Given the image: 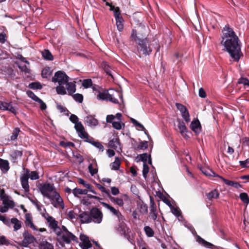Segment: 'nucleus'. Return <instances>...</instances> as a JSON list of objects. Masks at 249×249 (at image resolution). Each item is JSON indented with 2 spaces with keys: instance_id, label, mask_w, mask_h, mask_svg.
<instances>
[{
  "instance_id": "nucleus-62",
  "label": "nucleus",
  "mask_w": 249,
  "mask_h": 249,
  "mask_svg": "<svg viewBox=\"0 0 249 249\" xmlns=\"http://www.w3.org/2000/svg\"><path fill=\"white\" fill-rule=\"evenodd\" d=\"M6 35L4 33H0V43H4L6 41Z\"/></svg>"
},
{
  "instance_id": "nucleus-61",
  "label": "nucleus",
  "mask_w": 249,
  "mask_h": 249,
  "mask_svg": "<svg viewBox=\"0 0 249 249\" xmlns=\"http://www.w3.org/2000/svg\"><path fill=\"white\" fill-rule=\"evenodd\" d=\"M241 143L244 146L249 145V138L247 137H244L240 140Z\"/></svg>"
},
{
  "instance_id": "nucleus-36",
  "label": "nucleus",
  "mask_w": 249,
  "mask_h": 249,
  "mask_svg": "<svg viewBox=\"0 0 249 249\" xmlns=\"http://www.w3.org/2000/svg\"><path fill=\"white\" fill-rule=\"evenodd\" d=\"M51 75V71L49 67H46L42 71L41 75L43 78H47Z\"/></svg>"
},
{
  "instance_id": "nucleus-32",
  "label": "nucleus",
  "mask_w": 249,
  "mask_h": 249,
  "mask_svg": "<svg viewBox=\"0 0 249 249\" xmlns=\"http://www.w3.org/2000/svg\"><path fill=\"white\" fill-rule=\"evenodd\" d=\"M120 160L118 157H116L115 161L113 162L110 166L112 170H117L119 169L120 166Z\"/></svg>"
},
{
  "instance_id": "nucleus-64",
  "label": "nucleus",
  "mask_w": 249,
  "mask_h": 249,
  "mask_svg": "<svg viewBox=\"0 0 249 249\" xmlns=\"http://www.w3.org/2000/svg\"><path fill=\"white\" fill-rule=\"evenodd\" d=\"M172 213L175 215L178 216L180 214V211L178 208L173 207L172 209Z\"/></svg>"
},
{
  "instance_id": "nucleus-60",
  "label": "nucleus",
  "mask_w": 249,
  "mask_h": 249,
  "mask_svg": "<svg viewBox=\"0 0 249 249\" xmlns=\"http://www.w3.org/2000/svg\"><path fill=\"white\" fill-rule=\"evenodd\" d=\"M57 108L58 110L60 111V112L64 113V114H67L68 112V110L65 107H63L61 105H57Z\"/></svg>"
},
{
  "instance_id": "nucleus-20",
  "label": "nucleus",
  "mask_w": 249,
  "mask_h": 249,
  "mask_svg": "<svg viewBox=\"0 0 249 249\" xmlns=\"http://www.w3.org/2000/svg\"><path fill=\"white\" fill-rule=\"evenodd\" d=\"M108 145L110 147L114 148L118 152L122 151L119 139L117 137L113 138L111 140H110L108 142Z\"/></svg>"
},
{
  "instance_id": "nucleus-59",
  "label": "nucleus",
  "mask_w": 249,
  "mask_h": 249,
  "mask_svg": "<svg viewBox=\"0 0 249 249\" xmlns=\"http://www.w3.org/2000/svg\"><path fill=\"white\" fill-rule=\"evenodd\" d=\"M88 169L91 176H93L97 172V170L93 167V166L91 164H90L89 165Z\"/></svg>"
},
{
  "instance_id": "nucleus-35",
  "label": "nucleus",
  "mask_w": 249,
  "mask_h": 249,
  "mask_svg": "<svg viewBox=\"0 0 249 249\" xmlns=\"http://www.w3.org/2000/svg\"><path fill=\"white\" fill-rule=\"evenodd\" d=\"M110 10L111 11H113L114 16L115 18V19L122 17L121 16L120 11L118 7H114L113 6H111Z\"/></svg>"
},
{
  "instance_id": "nucleus-11",
  "label": "nucleus",
  "mask_w": 249,
  "mask_h": 249,
  "mask_svg": "<svg viewBox=\"0 0 249 249\" xmlns=\"http://www.w3.org/2000/svg\"><path fill=\"white\" fill-rule=\"evenodd\" d=\"M37 208L40 214L46 220L47 223L48 224L49 227L51 226L53 223H54L56 220L50 216L49 214L47 213L46 209L42 205H37Z\"/></svg>"
},
{
  "instance_id": "nucleus-44",
  "label": "nucleus",
  "mask_w": 249,
  "mask_h": 249,
  "mask_svg": "<svg viewBox=\"0 0 249 249\" xmlns=\"http://www.w3.org/2000/svg\"><path fill=\"white\" fill-rule=\"evenodd\" d=\"M149 172V167L146 164V163H143V169H142V175L145 179L147 177V174Z\"/></svg>"
},
{
  "instance_id": "nucleus-42",
  "label": "nucleus",
  "mask_w": 249,
  "mask_h": 249,
  "mask_svg": "<svg viewBox=\"0 0 249 249\" xmlns=\"http://www.w3.org/2000/svg\"><path fill=\"white\" fill-rule=\"evenodd\" d=\"M29 88L34 89H41L42 86L38 82H34L30 84L29 86Z\"/></svg>"
},
{
  "instance_id": "nucleus-43",
  "label": "nucleus",
  "mask_w": 249,
  "mask_h": 249,
  "mask_svg": "<svg viewBox=\"0 0 249 249\" xmlns=\"http://www.w3.org/2000/svg\"><path fill=\"white\" fill-rule=\"evenodd\" d=\"M72 97L75 101L79 103H82L83 100V96L82 94L76 93L74 95H72Z\"/></svg>"
},
{
  "instance_id": "nucleus-17",
  "label": "nucleus",
  "mask_w": 249,
  "mask_h": 249,
  "mask_svg": "<svg viewBox=\"0 0 249 249\" xmlns=\"http://www.w3.org/2000/svg\"><path fill=\"white\" fill-rule=\"evenodd\" d=\"M9 227L13 226V230L16 231L21 229L22 227V222L16 217L12 218L10 221L7 220V224H5Z\"/></svg>"
},
{
  "instance_id": "nucleus-12",
  "label": "nucleus",
  "mask_w": 249,
  "mask_h": 249,
  "mask_svg": "<svg viewBox=\"0 0 249 249\" xmlns=\"http://www.w3.org/2000/svg\"><path fill=\"white\" fill-rule=\"evenodd\" d=\"M49 199L52 200V203L55 207H61L63 208L64 204L63 201L60 195L55 191Z\"/></svg>"
},
{
  "instance_id": "nucleus-37",
  "label": "nucleus",
  "mask_w": 249,
  "mask_h": 249,
  "mask_svg": "<svg viewBox=\"0 0 249 249\" xmlns=\"http://www.w3.org/2000/svg\"><path fill=\"white\" fill-rule=\"evenodd\" d=\"M144 231L146 235L149 237H153L154 235V232L153 230L150 227L146 226L144 227Z\"/></svg>"
},
{
  "instance_id": "nucleus-23",
  "label": "nucleus",
  "mask_w": 249,
  "mask_h": 249,
  "mask_svg": "<svg viewBox=\"0 0 249 249\" xmlns=\"http://www.w3.org/2000/svg\"><path fill=\"white\" fill-rule=\"evenodd\" d=\"M125 196H121L119 197H113L110 195L108 196L110 200L115 204L118 205L120 207H123L124 205V197Z\"/></svg>"
},
{
  "instance_id": "nucleus-24",
  "label": "nucleus",
  "mask_w": 249,
  "mask_h": 249,
  "mask_svg": "<svg viewBox=\"0 0 249 249\" xmlns=\"http://www.w3.org/2000/svg\"><path fill=\"white\" fill-rule=\"evenodd\" d=\"M85 123L90 126H95L98 125V121L92 116H87L84 118Z\"/></svg>"
},
{
  "instance_id": "nucleus-52",
  "label": "nucleus",
  "mask_w": 249,
  "mask_h": 249,
  "mask_svg": "<svg viewBox=\"0 0 249 249\" xmlns=\"http://www.w3.org/2000/svg\"><path fill=\"white\" fill-rule=\"evenodd\" d=\"M70 120L72 123H74L75 125L77 123H81L80 122H78V118L74 114H71L70 116Z\"/></svg>"
},
{
  "instance_id": "nucleus-56",
  "label": "nucleus",
  "mask_w": 249,
  "mask_h": 249,
  "mask_svg": "<svg viewBox=\"0 0 249 249\" xmlns=\"http://www.w3.org/2000/svg\"><path fill=\"white\" fill-rule=\"evenodd\" d=\"M239 84H242L245 86H249V80L246 78H241L238 80Z\"/></svg>"
},
{
  "instance_id": "nucleus-29",
  "label": "nucleus",
  "mask_w": 249,
  "mask_h": 249,
  "mask_svg": "<svg viewBox=\"0 0 249 249\" xmlns=\"http://www.w3.org/2000/svg\"><path fill=\"white\" fill-rule=\"evenodd\" d=\"M196 241L199 244H200L206 248H211L212 246H213L212 244L205 241L204 239H203V238H202L201 237H200L199 236H198L196 238Z\"/></svg>"
},
{
  "instance_id": "nucleus-51",
  "label": "nucleus",
  "mask_w": 249,
  "mask_h": 249,
  "mask_svg": "<svg viewBox=\"0 0 249 249\" xmlns=\"http://www.w3.org/2000/svg\"><path fill=\"white\" fill-rule=\"evenodd\" d=\"M82 85L86 88H88L92 85V81L91 79H87L83 81Z\"/></svg>"
},
{
  "instance_id": "nucleus-39",
  "label": "nucleus",
  "mask_w": 249,
  "mask_h": 249,
  "mask_svg": "<svg viewBox=\"0 0 249 249\" xmlns=\"http://www.w3.org/2000/svg\"><path fill=\"white\" fill-rule=\"evenodd\" d=\"M20 129L18 127H16L14 129L12 135L10 137V140L11 141L16 140L20 132Z\"/></svg>"
},
{
  "instance_id": "nucleus-14",
  "label": "nucleus",
  "mask_w": 249,
  "mask_h": 249,
  "mask_svg": "<svg viewBox=\"0 0 249 249\" xmlns=\"http://www.w3.org/2000/svg\"><path fill=\"white\" fill-rule=\"evenodd\" d=\"M23 239L21 242V245L27 247L29 244L34 243L36 238L30 234L28 231H25L23 234Z\"/></svg>"
},
{
  "instance_id": "nucleus-5",
  "label": "nucleus",
  "mask_w": 249,
  "mask_h": 249,
  "mask_svg": "<svg viewBox=\"0 0 249 249\" xmlns=\"http://www.w3.org/2000/svg\"><path fill=\"white\" fill-rule=\"evenodd\" d=\"M117 97H119L122 100V93L118 90H114L113 89L110 90L109 92L107 90L99 92L97 96V99L99 100L110 101L114 104L118 103V101L117 99Z\"/></svg>"
},
{
  "instance_id": "nucleus-8",
  "label": "nucleus",
  "mask_w": 249,
  "mask_h": 249,
  "mask_svg": "<svg viewBox=\"0 0 249 249\" xmlns=\"http://www.w3.org/2000/svg\"><path fill=\"white\" fill-rule=\"evenodd\" d=\"M1 198L3 205L0 207V212L1 213H6L9 209H12L15 207V203L9 196L4 195Z\"/></svg>"
},
{
  "instance_id": "nucleus-7",
  "label": "nucleus",
  "mask_w": 249,
  "mask_h": 249,
  "mask_svg": "<svg viewBox=\"0 0 249 249\" xmlns=\"http://www.w3.org/2000/svg\"><path fill=\"white\" fill-rule=\"evenodd\" d=\"M38 189L42 195L48 198L56 191L53 184L48 182L40 184Z\"/></svg>"
},
{
  "instance_id": "nucleus-53",
  "label": "nucleus",
  "mask_w": 249,
  "mask_h": 249,
  "mask_svg": "<svg viewBox=\"0 0 249 249\" xmlns=\"http://www.w3.org/2000/svg\"><path fill=\"white\" fill-rule=\"evenodd\" d=\"M92 144L95 147H96V148L99 149V150L100 151L103 152L104 151V146L100 142H94L92 143Z\"/></svg>"
},
{
  "instance_id": "nucleus-41",
  "label": "nucleus",
  "mask_w": 249,
  "mask_h": 249,
  "mask_svg": "<svg viewBox=\"0 0 249 249\" xmlns=\"http://www.w3.org/2000/svg\"><path fill=\"white\" fill-rule=\"evenodd\" d=\"M148 142L147 141L141 142L138 144L136 149L137 150H144L148 147Z\"/></svg>"
},
{
  "instance_id": "nucleus-30",
  "label": "nucleus",
  "mask_w": 249,
  "mask_h": 249,
  "mask_svg": "<svg viewBox=\"0 0 249 249\" xmlns=\"http://www.w3.org/2000/svg\"><path fill=\"white\" fill-rule=\"evenodd\" d=\"M149 156L147 153H143L142 154H140L137 156V157L136 158V160L137 162L139 161H143V163L145 162L146 163V161L148 158H149Z\"/></svg>"
},
{
  "instance_id": "nucleus-3",
  "label": "nucleus",
  "mask_w": 249,
  "mask_h": 249,
  "mask_svg": "<svg viewBox=\"0 0 249 249\" xmlns=\"http://www.w3.org/2000/svg\"><path fill=\"white\" fill-rule=\"evenodd\" d=\"M23 172L20 176V181L22 188L24 190L23 196H26L29 194L30 186L29 185V178L31 180H36L39 178V173L36 171H30L29 169L23 168Z\"/></svg>"
},
{
  "instance_id": "nucleus-38",
  "label": "nucleus",
  "mask_w": 249,
  "mask_h": 249,
  "mask_svg": "<svg viewBox=\"0 0 249 249\" xmlns=\"http://www.w3.org/2000/svg\"><path fill=\"white\" fill-rule=\"evenodd\" d=\"M131 121L136 127L139 128L141 130L144 131L146 134H147L146 130L142 124L139 123L137 121L133 118H131Z\"/></svg>"
},
{
  "instance_id": "nucleus-55",
  "label": "nucleus",
  "mask_w": 249,
  "mask_h": 249,
  "mask_svg": "<svg viewBox=\"0 0 249 249\" xmlns=\"http://www.w3.org/2000/svg\"><path fill=\"white\" fill-rule=\"evenodd\" d=\"M240 165L243 168H249V159H247L245 160L240 161Z\"/></svg>"
},
{
  "instance_id": "nucleus-26",
  "label": "nucleus",
  "mask_w": 249,
  "mask_h": 249,
  "mask_svg": "<svg viewBox=\"0 0 249 249\" xmlns=\"http://www.w3.org/2000/svg\"><path fill=\"white\" fill-rule=\"evenodd\" d=\"M191 129L196 133H198L201 129L200 122L198 120H193L190 124Z\"/></svg>"
},
{
  "instance_id": "nucleus-21",
  "label": "nucleus",
  "mask_w": 249,
  "mask_h": 249,
  "mask_svg": "<svg viewBox=\"0 0 249 249\" xmlns=\"http://www.w3.org/2000/svg\"><path fill=\"white\" fill-rule=\"evenodd\" d=\"M101 204L105 208L109 210L110 212L116 216L118 219L121 220L122 219L123 216L119 210L115 209L114 207L105 202H102Z\"/></svg>"
},
{
  "instance_id": "nucleus-25",
  "label": "nucleus",
  "mask_w": 249,
  "mask_h": 249,
  "mask_svg": "<svg viewBox=\"0 0 249 249\" xmlns=\"http://www.w3.org/2000/svg\"><path fill=\"white\" fill-rule=\"evenodd\" d=\"M178 126L181 135L185 139L188 138L189 136L187 134V128L184 123L183 122H179Z\"/></svg>"
},
{
  "instance_id": "nucleus-15",
  "label": "nucleus",
  "mask_w": 249,
  "mask_h": 249,
  "mask_svg": "<svg viewBox=\"0 0 249 249\" xmlns=\"http://www.w3.org/2000/svg\"><path fill=\"white\" fill-rule=\"evenodd\" d=\"M106 121L108 123H112V126L117 130H120L124 126V124L120 121H114L113 115H108L106 117Z\"/></svg>"
},
{
  "instance_id": "nucleus-2",
  "label": "nucleus",
  "mask_w": 249,
  "mask_h": 249,
  "mask_svg": "<svg viewBox=\"0 0 249 249\" xmlns=\"http://www.w3.org/2000/svg\"><path fill=\"white\" fill-rule=\"evenodd\" d=\"M49 228L56 234L57 241L62 246L72 241L78 242V238L69 231L65 226H63L61 228L59 227L57 221L51 225Z\"/></svg>"
},
{
  "instance_id": "nucleus-40",
  "label": "nucleus",
  "mask_w": 249,
  "mask_h": 249,
  "mask_svg": "<svg viewBox=\"0 0 249 249\" xmlns=\"http://www.w3.org/2000/svg\"><path fill=\"white\" fill-rule=\"evenodd\" d=\"M241 200L244 203L248 204L249 203V197L246 193H242L239 196Z\"/></svg>"
},
{
  "instance_id": "nucleus-45",
  "label": "nucleus",
  "mask_w": 249,
  "mask_h": 249,
  "mask_svg": "<svg viewBox=\"0 0 249 249\" xmlns=\"http://www.w3.org/2000/svg\"><path fill=\"white\" fill-rule=\"evenodd\" d=\"M202 172L204 175L207 176L216 177V175H218L214 172L209 169L202 170Z\"/></svg>"
},
{
  "instance_id": "nucleus-1",
  "label": "nucleus",
  "mask_w": 249,
  "mask_h": 249,
  "mask_svg": "<svg viewBox=\"0 0 249 249\" xmlns=\"http://www.w3.org/2000/svg\"><path fill=\"white\" fill-rule=\"evenodd\" d=\"M221 44L224 47L223 50L229 53L235 62L239 61L242 56L240 40L233 29L225 26L222 31Z\"/></svg>"
},
{
  "instance_id": "nucleus-46",
  "label": "nucleus",
  "mask_w": 249,
  "mask_h": 249,
  "mask_svg": "<svg viewBox=\"0 0 249 249\" xmlns=\"http://www.w3.org/2000/svg\"><path fill=\"white\" fill-rule=\"evenodd\" d=\"M181 114L182 118L186 123H189L190 121V115L188 110Z\"/></svg>"
},
{
  "instance_id": "nucleus-54",
  "label": "nucleus",
  "mask_w": 249,
  "mask_h": 249,
  "mask_svg": "<svg viewBox=\"0 0 249 249\" xmlns=\"http://www.w3.org/2000/svg\"><path fill=\"white\" fill-rule=\"evenodd\" d=\"M9 105V103L0 101V109L3 110H7Z\"/></svg>"
},
{
  "instance_id": "nucleus-49",
  "label": "nucleus",
  "mask_w": 249,
  "mask_h": 249,
  "mask_svg": "<svg viewBox=\"0 0 249 249\" xmlns=\"http://www.w3.org/2000/svg\"><path fill=\"white\" fill-rule=\"evenodd\" d=\"M176 106L178 109L179 110L181 113L187 110L186 107L181 104L176 103Z\"/></svg>"
},
{
  "instance_id": "nucleus-10",
  "label": "nucleus",
  "mask_w": 249,
  "mask_h": 249,
  "mask_svg": "<svg viewBox=\"0 0 249 249\" xmlns=\"http://www.w3.org/2000/svg\"><path fill=\"white\" fill-rule=\"evenodd\" d=\"M138 43L139 44L138 51L140 54L142 53L144 55H148L151 52L147 38L144 39H139Z\"/></svg>"
},
{
  "instance_id": "nucleus-6",
  "label": "nucleus",
  "mask_w": 249,
  "mask_h": 249,
  "mask_svg": "<svg viewBox=\"0 0 249 249\" xmlns=\"http://www.w3.org/2000/svg\"><path fill=\"white\" fill-rule=\"evenodd\" d=\"M119 220V224L115 227L116 230L120 234L124 235L131 243L133 244L134 242V234L129 227H127L125 223L124 222V218L123 217L121 220Z\"/></svg>"
},
{
  "instance_id": "nucleus-9",
  "label": "nucleus",
  "mask_w": 249,
  "mask_h": 249,
  "mask_svg": "<svg viewBox=\"0 0 249 249\" xmlns=\"http://www.w3.org/2000/svg\"><path fill=\"white\" fill-rule=\"evenodd\" d=\"M91 222L96 224H100L103 219L102 212L96 207L92 208L90 210Z\"/></svg>"
},
{
  "instance_id": "nucleus-33",
  "label": "nucleus",
  "mask_w": 249,
  "mask_h": 249,
  "mask_svg": "<svg viewBox=\"0 0 249 249\" xmlns=\"http://www.w3.org/2000/svg\"><path fill=\"white\" fill-rule=\"evenodd\" d=\"M42 54L45 59L48 60H53V56L48 50H44L42 51Z\"/></svg>"
},
{
  "instance_id": "nucleus-63",
  "label": "nucleus",
  "mask_w": 249,
  "mask_h": 249,
  "mask_svg": "<svg viewBox=\"0 0 249 249\" xmlns=\"http://www.w3.org/2000/svg\"><path fill=\"white\" fill-rule=\"evenodd\" d=\"M198 94L199 97L203 98H204L206 97V93L202 88L199 89Z\"/></svg>"
},
{
  "instance_id": "nucleus-18",
  "label": "nucleus",
  "mask_w": 249,
  "mask_h": 249,
  "mask_svg": "<svg viewBox=\"0 0 249 249\" xmlns=\"http://www.w3.org/2000/svg\"><path fill=\"white\" fill-rule=\"evenodd\" d=\"M80 240L82 242L81 244H80L82 249H89L92 247V244L87 235L84 234H81L80 235Z\"/></svg>"
},
{
  "instance_id": "nucleus-58",
  "label": "nucleus",
  "mask_w": 249,
  "mask_h": 249,
  "mask_svg": "<svg viewBox=\"0 0 249 249\" xmlns=\"http://www.w3.org/2000/svg\"><path fill=\"white\" fill-rule=\"evenodd\" d=\"M97 187H98V188L101 190L102 192H104L106 194H107L108 196L109 195H110L109 193V191L108 190H107L104 186H103L102 185L100 184H97Z\"/></svg>"
},
{
  "instance_id": "nucleus-28",
  "label": "nucleus",
  "mask_w": 249,
  "mask_h": 249,
  "mask_svg": "<svg viewBox=\"0 0 249 249\" xmlns=\"http://www.w3.org/2000/svg\"><path fill=\"white\" fill-rule=\"evenodd\" d=\"M0 168L3 172H7L9 169L8 161L6 160L0 159Z\"/></svg>"
},
{
  "instance_id": "nucleus-34",
  "label": "nucleus",
  "mask_w": 249,
  "mask_h": 249,
  "mask_svg": "<svg viewBox=\"0 0 249 249\" xmlns=\"http://www.w3.org/2000/svg\"><path fill=\"white\" fill-rule=\"evenodd\" d=\"M116 26L119 31H122L124 29V19L123 18L115 19Z\"/></svg>"
},
{
  "instance_id": "nucleus-27",
  "label": "nucleus",
  "mask_w": 249,
  "mask_h": 249,
  "mask_svg": "<svg viewBox=\"0 0 249 249\" xmlns=\"http://www.w3.org/2000/svg\"><path fill=\"white\" fill-rule=\"evenodd\" d=\"M206 196L207 198L210 200L213 198L217 199L219 197V193L217 189H215L206 194Z\"/></svg>"
},
{
  "instance_id": "nucleus-22",
  "label": "nucleus",
  "mask_w": 249,
  "mask_h": 249,
  "mask_svg": "<svg viewBox=\"0 0 249 249\" xmlns=\"http://www.w3.org/2000/svg\"><path fill=\"white\" fill-rule=\"evenodd\" d=\"M65 85L67 94L72 95L76 91V85L74 82H67Z\"/></svg>"
},
{
  "instance_id": "nucleus-19",
  "label": "nucleus",
  "mask_w": 249,
  "mask_h": 249,
  "mask_svg": "<svg viewBox=\"0 0 249 249\" xmlns=\"http://www.w3.org/2000/svg\"><path fill=\"white\" fill-rule=\"evenodd\" d=\"M78 217L82 223H91L90 212H82L79 214Z\"/></svg>"
},
{
  "instance_id": "nucleus-4",
  "label": "nucleus",
  "mask_w": 249,
  "mask_h": 249,
  "mask_svg": "<svg viewBox=\"0 0 249 249\" xmlns=\"http://www.w3.org/2000/svg\"><path fill=\"white\" fill-rule=\"evenodd\" d=\"M69 77L66 73L63 71H59L56 72L52 78V81L57 83L58 85L56 88V91L57 94L65 95L67 94L64 85L68 82Z\"/></svg>"
},
{
  "instance_id": "nucleus-47",
  "label": "nucleus",
  "mask_w": 249,
  "mask_h": 249,
  "mask_svg": "<svg viewBox=\"0 0 249 249\" xmlns=\"http://www.w3.org/2000/svg\"><path fill=\"white\" fill-rule=\"evenodd\" d=\"M27 94L30 98H32L34 101L37 102L39 100L40 98L37 97L32 91L30 90L27 91Z\"/></svg>"
},
{
  "instance_id": "nucleus-57",
  "label": "nucleus",
  "mask_w": 249,
  "mask_h": 249,
  "mask_svg": "<svg viewBox=\"0 0 249 249\" xmlns=\"http://www.w3.org/2000/svg\"><path fill=\"white\" fill-rule=\"evenodd\" d=\"M79 183L83 185L86 188L90 189L91 188V186L90 184L87 183L85 180L80 178L79 179Z\"/></svg>"
},
{
  "instance_id": "nucleus-13",
  "label": "nucleus",
  "mask_w": 249,
  "mask_h": 249,
  "mask_svg": "<svg viewBox=\"0 0 249 249\" xmlns=\"http://www.w3.org/2000/svg\"><path fill=\"white\" fill-rule=\"evenodd\" d=\"M25 223L26 225L34 231H39L40 232H44L46 231V229L44 228L37 229L36 227L34 224L33 221V217L31 213H27L25 215Z\"/></svg>"
},
{
  "instance_id": "nucleus-48",
  "label": "nucleus",
  "mask_w": 249,
  "mask_h": 249,
  "mask_svg": "<svg viewBox=\"0 0 249 249\" xmlns=\"http://www.w3.org/2000/svg\"><path fill=\"white\" fill-rule=\"evenodd\" d=\"M41 248L42 249H53V246L47 242L42 243L41 244Z\"/></svg>"
},
{
  "instance_id": "nucleus-50",
  "label": "nucleus",
  "mask_w": 249,
  "mask_h": 249,
  "mask_svg": "<svg viewBox=\"0 0 249 249\" xmlns=\"http://www.w3.org/2000/svg\"><path fill=\"white\" fill-rule=\"evenodd\" d=\"M176 106L178 109L179 110L181 113L187 110L186 107L181 104L176 103Z\"/></svg>"
},
{
  "instance_id": "nucleus-31",
  "label": "nucleus",
  "mask_w": 249,
  "mask_h": 249,
  "mask_svg": "<svg viewBox=\"0 0 249 249\" xmlns=\"http://www.w3.org/2000/svg\"><path fill=\"white\" fill-rule=\"evenodd\" d=\"M88 191L86 189H82L80 188H75L73 190V194L74 196L79 197L80 195L87 194Z\"/></svg>"
},
{
  "instance_id": "nucleus-16",
  "label": "nucleus",
  "mask_w": 249,
  "mask_h": 249,
  "mask_svg": "<svg viewBox=\"0 0 249 249\" xmlns=\"http://www.w3.org/2000/svg\"><path fill=\"white\" fill-rule=\"evenodd\" d=\"M78 136L83 139L87 140L89 138V135L85 131L84 126L81 123H77L74 125Z\"/></svg>"
}]
</instances>
